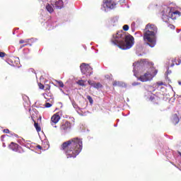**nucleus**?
I'll return each mask as SVG.
<instances>
[{"label": "nucleus", "instance_id": "obj_1", "mask_svg": "<svg viewBox=\"0 0 181 181\" xmlns=\"http://www.w3.org/2000/svg\"><path fill=\"white\" fill-rule=\"evenodd\" d=\"M61 151L64 152L67 159L77 158L83 151V139L78 137L72 138L63 142L60 146Z\"/></svg>", "mask_w": 181, "mask_h": 181}, {"label": "nucleus", "instance_id": "obj_2", "mask_svg": "<svg viewBox=\"0 0 181 181\" xmlns=\"http://www.w3.org/2000/svg\"><path fill=\"white\" fill-rule=\"evenodd\" d=\"M115 40L112 41L114 45H116L122 50H127L131 49L134 46V37L132 35H126L122 33H117L115 36Z\"/></svg>", "mask_w": 181, "mask_h": 181}, {"label": "nucleus", "instance_id": "obj_3", "mask_svg": "<svg viewBox=\"0 0 181 181\" xmlns=\"http://www.w3.org/2000/svg\"><path fill=\"white\" fill-rule=\"evenodd\" d=\"M158 33V27L153 24L148 23L144 30V41L147 42L150 47H155L156 45V34Z\"/></svg>", "mask_w": 181, "mask_h": 181}, {"label": "nucleus", "instance_id": "obj_4", "mask_svg": "<svg viewBox=\"0 0 181 181\" xmlns=\"http://www.w3.org/2000/svg\"><path fill=\"white\" fill-rule=\"evenodd\" d=\"M156 74H158V70L151 69V72L147 71L144 75H141L139 78V80L143 82L149 81L155 77Z\"/></svg>", "mask_w": 181, "mask_h": 181}, {"label": "nucleus", "instance_id": "obj_5", "mask_svg": "<svg viewBox=\"0 0 181 181\" xmlns=\"http://www.w3.org/2000/svg\"><path fill=\"white\" fill-rule=\"evenodd\" d=\"M80 69L82 74H85L86 76H91L93 74V68L86 63H83L80 66Z\"/></svg>", "mask_w": 181, "mask_h": 181}, {"label": "nucleus", "instance_id": "obj_6", "mask_svg": "<svg viewBox=\"0 0 181 181\" xmlns=\"http://www.w3.org/2000/svg\"><path fill=\"white\" fill-rule=\"evenodd\" d=\"M60 115H63V111L60 110L58 112L54 114L51 117L50 124L54 128H57L56 124L60 121Z\"/></svg>", "mask_w": 181, "mask_h": 181}, {"label": "nucleus", "instance_id": "obj_7", "mask_svg": "<svg viewBox=\"0 0 181 181\" xmlns=\"http://www.w3.org/2000/svg\"><path fill=\"white\" fill-rule=\"evenodd\" d=\"M8 147L10 149H11V151H13L14 152H21V149H22V147L19 146V144L15 142H11Z\"/></svg>", "mask_w": 181, "mask_h": 181}, {"label": "nucleus", "instance_id": "obj_8", "mask_svg": "<svg viewBox=\"0 0 181 181\" xmlns=\"http://www.w3.org/2000/svg\"><path fill=\"white\" fill-rule=\"evenodd\" d=\"M105 5H106L107 8H109L110 9H114L117 4L111 0H105Z\"/></svg>", "mask_w": 181, "mask_h": 181}, {"label": "nucleus", "instance_id": "obj_9", "mask_svg": "<svg viewBox=\"0 0 181 181\" xmlns=\"http://www.w3.org/2000/svg\"><path fill=\"white\" fill-rule=\"evenodd\" d=\"M149 100L154 104V105H158V104H159V99L155 95H151Z\"/></svg>", "mask_w": 181, "mask_h": 181}, {"label": "nucleus", "instance_id": "obj_10", "mask_svg": "<svg viewBox=\"0 0 181 181\" xmlns=\"http://www.w3.org/2000/svg\"><path fill=\"white\" fill-rule=\"evenodd\" d=\"M38 87L40 90H45V91H49V90H50V86L49 84L43 85L41 83H39Z\"/></svg>", "mask_w": 181, "mask_h": 181}, {"label": "nucleus", "instance_id": "obj_11", "mask_svg": "<svg viewBox=\"0 0 181 181\" xmlns=\"http://www.w3.org/2000/svg\"><path fill=\"white\" fill-rule=\"evenodd\" d=\"M179 121H180V119H179V116H177V114L173 115L172 117L173 124L174 125H177V124H179Z\"/></svg>", "mask_w": 181, "mask_h": 181}, {"label": "nucleus", "instance_id": "obj_12", "mask_svg": "<svg viewBox=\"0 0 181 181\" xmlns=\"http://www.w3.org/2000/svg\"><path fill=\"white\" fill-rule=\"evenodd\" d=\"M112 86L113 87H124V86H125V83L119 81H114L112 82Z\"/></svg>", "mask_w": 181, "mask_h": 181}, {"label": "nucleus", "instance_id": "obj_13", "mask_svg": "<svg viewBox=\"0 0 181 181\" xmlns=\"http://www.w3.org/2000/svg\"><path fill=\"white\" fill-rule=\"evenodd\" d=\"M64 3L63 1L62 0H58L55 2V8H57V9H62V8H63L64 6Z\"/></svg>", "mask_w": 181, "mask_h": 181}, {"label": "nucleus", "instance_id": "obj_14", "mask_svg": "<svg viewBox=\"0 0 181 181\" xmlns=\"http://www.w3.org/2000/svg\"><path fill=\"white\" fill-rule=\"evenodd\" d=\"M70 128V123L69 122H66L65 124H62L60 127L62 131H67Z\"/></svg>", "mask_w": 181, "mask_h": 181}, {"label": "nucleus", "instance_id": "obj_15", "mask_svg": "<svg viewBox=\"0 0 181 181\" xmlns=\"http://www.w3.org/2000/svg\"><path fill=\"white\" fill-rule=\"evenodd\" d=\"M43 95L45 100H47V101H49V100H52V97H53V95L52 94V93L49 91H47L46 93H45Z\"/></svg>", "mask_w": 181, "mask_h": 181}, {"label": "nucleus", "instance_id": "obj_16", "mask_svg": "<svg viewBox=\"0 0 181 181\" xmlns=\"http://www.w3.org/2000/svg\"><path fill=\"white\" fill-rule=\"evenodd\" d=\"M86 82H87L86 81L81 79L76 81V84H78V86H81V87H86Z\"/></svg>", "mask_w": 181, "mask_h": 181}, {"label": "nucleus", "instance_id": "obj_17", "mask_svg": "<svg viewBox=\"0 0 181 181\" xmlns=\"http://www.w3.org/2000/svg\"><path fill=\"white\" fill-rule=\"evenodd\" d=\"M34 127H35L37 132H40V131H42V128L40 127V125H39V123L34 122Z\"/></svg>", "mask_w": 181, "mask_h": 181}, {"label": "nucleus", "instance_id": "obj_18", "mask_svg": "<svg viewBox=\"0 0 181 181\" xmlns=\"http://www.w3.org/2000/svg\"><path fill=\"white\" fill-rule=\"evenodd\" d=\"M46 9L49 13H52V12L54 11L53 9V7L50 6V4H47L46 6Z\"/></svg>", "mask_w": 181, "mask_h": 181}, {"label": "nucleus", "instance_id": "obj_19", "mask_svg": "<svg viewBox=\"0 0 181 181\" xmlns=\"http://www.w3.org/2000/svg\"><path fill=\"white\" fill-rule=\"evenodd\" d=\"M173 11H170V12L168 13V16H169V18H170L171 19L175 20V19H176L177 16H176V15L173 14Z\"/></svg>", "mask_w": 181, "mask_h": 181}, {"label": "nucleus", "instance_id": "obj_20", "mask_svg": "<svg viewBox=\"0 0 181 181\" xmlns=\"http://www.w3.org/2000/svg\"><path fill=\"white\" fill-rule=\"evenodd\" d=\"M94 88H103V85L100 83H95L93 85Z\"/></svg>", "mask_w": 181, "mask_h": 181}, {"label": "nucleus", "instance_id": "obj_21", "mask_svg": "<svg viewBox=\"0 0 181 181\" xmlns=\"http://www.w3.org/2000/svg\"><path fill=\"white\" fill-rule=\"evenodd\" d=\"M57 85L59 86L62 88L64 87V83H63V81H56Z\"/></svg>", "mask_w": 181, "mask_h": 181}, {"label": "nucleus", "instance_id": "obj_22", "mask_svg": "<svg viewBox=\"0 0 181 181\" xmlns=\"http://www.w3.org/2000/svg\"><path fill=\"white\" fill-rule=\"evenodd\" d=\"M9 134H10L9 136L11 138H17V139L19 138V136L18 134H15V133L11 132Z\"/></svg>", "mask_w": 181, "mask_h": 181}, {"label": "nucleus", "instance_id": "obj_23", "mask_svg": "<svg viewBox=\"0 0 181 181\" xmlns=\"http://www.w3.org/2000/svg\"><path fill=\"white\" fill-rule=\"evenodd\" d=\"M87 100H88L90 104L93 105V103H94V100H93V98L90 95L86 96Z\"/></svg>", "mask_w": 181, "mask_h": 181}, {"label": "nucleus", "instance_id": "obj_24", "mask_svg": "<svg viewBox=\"0 0 181 181\" xmlns=\"http://www.w3.org/2000/svg\"><path fill=\"white\" fill-rule=\"evenodd\" d=\"M19 43L20 45H23V43L28 44L29 43V40H20Z\"/></svg>", "mask_w": 181, "mask_h": 181}, {"label": "nucleus", "instance_id": "obj_25", "mask_svg": "<svg viewBox=\"0 0 181 181\" xmlns=\"http://www.w3.org/2000/svg\"><path fill=\"white\" fill-rule=\"evenodd\" d=\"M173 15H175V16H180V11H173Z\"/></svg>", "mask_w": 181, "mask_h": 181}, {"label": "nucleus", "instance_id": "obj_26", "mask_svg": "<svg viewBox=\"0 0 181 181\" xmlns=\"http://www.w3.org/2000/svg\"><path fill=\"white\" fill-rule=\"evenodd\" d=\"M88 83L89 84V86H91V87H94V84L95 83V82L92 81L91 80H88Z\"/></svg>", "mask_w": 181, "mask_h": 181}, {"label": "nucleus", "instance_id": "obj_27", "mask_svg": "<svg viewBox=\"0 0 181 181\" xmlns=\"http://www.w3.org/2000/svg\"><path fill=\"white\" fill-rule=\"evenodd\" d=\"M129 30V26L128 25H124L123 26V30H124L125 32H127Z\"/></svg>", "mask_w": 181, "mask_h": 181}, {"label": "nucleus", "instance_id": "obj_28", "mask_svg": "<svg viewBox=\"0 0 181 181\" xmlns=\"http://www.w3.org/2000/svg\"><path fill=\"white\" fill-rule=\"evenodd\" d=\"M45 106L46 108H50V107H52V104L49 103H46Z\"/></svg>", "mask_w": 181, "mask_h": 181}, {"label": "nucleus", "instance_id": "obj_29", "mask_svg": "<svg viewBox=\"0 0 181 181\" xmlns=\"http://www.w3.org/2000/svg\"><path fill=\"white\" fill-rule=\"evenodd\" d=\"M6 54L5 52H0V57H5Z\"/></svg>", "mask_w": 181, "mask_h": 181}, {"label": "nucleus", "instance_id": "obj_30", "mask_svg": "<svg viewBox=\"0 0 181 181\" xmlns=\"http://www.w3.org/2000/svg\"><path fill=\"white\" fill-rule=\"evenodd\" d=\"M3 132H4V134H11V132L8 129H4Z\"/></svg>", "mask_w": 181, "mask_h": 181}, {"label": "nucleus", "instance_id": "obj_31", "mask_svg": "<svg viewBox=\"0 0 181 181\" xmlns=\"http://www.w3.org/2000/svg\"><path fill=\"white\" fill-rule=\"evenodd\" d=\"M29 71H31L32 73H35V69H33V68H30V69H29Z\"/></svg>", "mask_w": 181, "mask_h": 181}, {"label": "nucleus", "instance_id": "obj_32", "mask_svg": "<svg viewBox=\"0 0 181 181\" xmlns=\"http://www.w3.org/2000/svg\"><path fill=\"white\" fill-rule=\"evenodd\" d=\"M25 46H28V43L27 44H25V45H23L21 46V49H22L23 47H25Z\"/></svg>", "mask_w": 181, "mask_h": 181}, {"label": "nucleus", "instance_id": "obj_33", "mask_svg": "<svg viewBox=\"0 0 181 181\" xmlns=\"http://www.w3.org/2000/svg\"><path fill=\"white\" fill-rule=\"evenodd\" d=\"M158 86H163V82H160V83H157Z\"/></svg>", "mask_w": 181, "mask_h": 181}, {"label": "nucleus", "instance_id": "obj_34", "mask_svg": "<svg viewBox=\"0 0 181 181\" xmlns=\"http://www.w3.org/2000/svg\"><path fill=\"white\" fill-rule=\"evenodd\" d=\"M37 148L38 149H42V146L37 145Z\"/></svg>", "mask_w": 181, "mask_h": 181}, {"label": "nucleus", "instance_id": "obj_35", "mask_svg": "<svg viewBox=\"0 0 181 181\" xmlns=\"http://www.w3.org/2000/svg\"><path fill=\"white\" fill-rule=\"evenodd\" d=\"M179 86H181V81H178Z\"/></svg>", "mask_w": 181, "mask_h": 181}, {"label": "nucleus", "instance_id": "obj_36", "mask_svg": "<svg viewBox=\"0 0 181 181\" xmlns=\"http://www.w3.org/2000/svg\"><path fill=\"white\" fill-rule=\"evenodd\" d=\"M3 146L5 148V146H6V145H5V143H3Z\"/></svg>", "mask_w": 181, "mask_h": 181}, {"label": "nucleus", "instance_id": "obj_37", "mask_svg": "<svg viewBox=\"0 0 181 181\" xmlns=\"http://www.w3.org/2000/svg\"><path fill=\"white\" fill-rule=\"evenodd\" d=\"M132 86H136V83H133Z\"/></svg>", "mask_w": 181, "mask_h": 181}, {"label": "nucleus", "instance_id": "obj_38", "mask_svg": "<svg viewBox=\"0 0 181 181\" xmlns=\"http://www.w3.org/2000/svg\"><path fill=\"white\" fill-rule=\"evenodd\" d=\"M4 136H1V138H4Z\"/></svg>", "mask_w": 181, "mask_h": 181}, {"label": "nucleus", "instance_id": "obj_39", "mask_svg": "<svg viewBox=\"0 0 181 181\" xmlns=\"http://www.w3.org/2000/svg\"><path fill=\"white\" fill-rule=\"evenodd\" d=\"M123 1V2H125V0H122Z\"/></svg>", "mask_w": 181, "mask_h": 181}, {"label": "nucleus", "instance_id": "obj_40", "mask_svg": "<svg viewBox=\"0 0 181 181\" xmlns=\"http://www.w3.org/2000/svg\"><path fill=\"white\" fill-rule=\"evenodd\" d=\"M175 92H174V97H175Z\"/></svg>", "mask_w": 181, "mask_h": 181}]
</instances>
